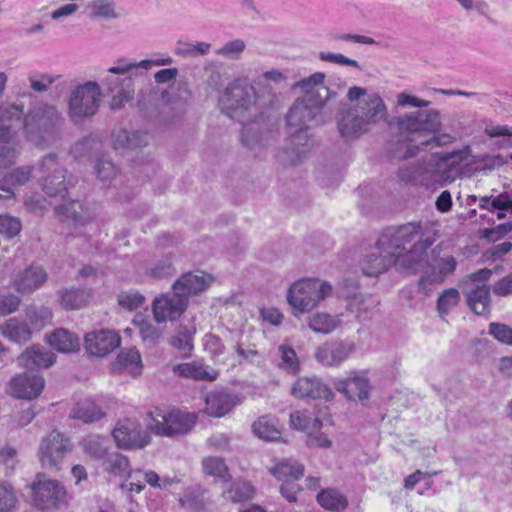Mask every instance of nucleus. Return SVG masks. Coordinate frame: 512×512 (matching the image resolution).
Returning a JSON list of instances; mask_svg holds the SVG:
<instances>
[{
    "instance_id": "obj_36",
    "label": "nucleus",
    "mask_w": 512,
    "mask_h": 512,
    "mask_svg": "<svg viewBox=\"0 0 512 512\" xmlns=\"http://www.w3.org/2000/svg\"><path fill=\"white\" fill-rule=\"evenodd\" d=\"M467 304L477 315L487 316L490 313V288L486 284L475 285L467 293Z\"/></svg>"
},
{
    "instance_id": "obj_56",
    "label": "nucleus",
    "mask_w": 512,
    "mask_h": 512,
    "mask_svg": "<svg viewBox=\"0 0 512 512\" xmlns=\"http://www.w3.org/2000/svg\"><path fill=\"white\" fill-rule=\"evenodd\" d=\"M118 304L129 311L136 310L142 307L146 301L143 294L136 290L123 291L118 294Z\"/></svg>"
},
{
    "instance_id": "obj_16",
    "label": "nucleus",
    "mask_w": 512,
    "mask_h": 512,
    "mask_svg": "<svg viewBox=\"0 0 512 512\" xmlns=\"http://www.w3.org/2000/svg\"><path fill=\"white\" fill-rule=\"evenodd\" d=\"M325 78V73L315 72L296 82L295 88L304 93V96L297 100L313 103L315 107H324L333 95L329 87L324 84Z\"/></svg>"
},
{
    "instance_id": "obj_10",
    "label": "nucleus",
    "mask_w": 512,
    "mask_h": 512,
    "mask_svg": "<svg viewBox=\"0 0 512 512\" xmlns=\"http://www.w3.org/2000/svg\"><path fill=\"white\" fill-rule=\"evenodd\" d=\"M24 110L21 105H10L0 113V168L13 164L18 151L15 144L16 132L6 121L19 120Z\"/></svg>"
},
{
    "instance_id": "obj_11",
    "label": "nucleus",
    "mask_w": 512,
    "mask_h": 512,
    "mask_svg": "<svg viewBox=\"0 0 512 512\" xmlns=\"http://www.w3.org/2000/svg\"><path fill=\"white\" fill-rule=\"evenodd\" d=\"M445 166V159L438 154H428L410 172L401 170L402 179L413 181L424 186H431L443 179L441 174Z\"/></svg>"
},
{
    "instance_id": "obj_34",
    "label": "nucleus",
    "mask_w": 512,
    "mask_h": 512,
    "mask_svg": "<svg viewBox=\"0 0 512 512\" xmlns=\"http://www.w3.org/2000/svg\"><path fill=\"white\" fill-rule=\"evenodd\" d=\"M150 136L146 132L118 130L112 134V144L115 150H135L148 145Z\"/></svg>"
},
{
    "instance_id": "obj_17",
    "label": "nucleus",
    "mask_w": 512,
    "mask_h": 512,
    "mask_svg": "<svg viewBox=\"0 0 512 512\" xmlns=\"http://www.w3.org/2000/svg\"><path fill=\"white\" fill-rule=\"evenodd\" d=\"M40 171L47 173L43 181V190L49 197H64L67 191L65 170L59 165L54 154L45 156L40 164Z\"/></svg>"
},
{
    "instance_id": "obj_22",
    "label": "nucleus",
    "mask_w": 512,
    "mask_h": 512,
    "mask_svg": "<svg viewBox=\"0 0 512 512\" xmlns=\"http://www.w3.org/2000/svg\"><path fill=\"white\" fill-rule=\"evenodd\" d=\"M335 388L350 400L362 401L369 398L371 385L365 371H355L349 377L336 381Z\"/></svg>"
},
{
    "instance_id": "obj_59",
    "label": "nucleus",
    "mask_w": 512,
    "mask_h": 512,
    "mask_svg": "<svg viewBox=\"0 0 512 512\" xmlns=\"http://www.w3.org/2000/svg\"><path fill=\"white\" fill-rule=\"evenodd\" d=\"M32 171V166L17 167L4 176V182L12 186L23 185L30 180Z\"/></svg>"
},
{
    "instance_id": "obj_52",
    "label": "nucleus",
    "mask_w": 512,
    "mask_h": 512,
    "mask_svg": "<svg viewBox=\"0 0 512 512\" xmlns=\"http://www.w3.org/2000/svg\"><path fill=\"white\" fill-rule=\"evenodd\" d=\"M106 439L100 435L86 437L81 445L85 453L94 459H103L107 453Z\"/></svg>"
},
{
    "instance_id": "obj_57",
    "label": "nucleus",
    "mask_w": 512,
    "mask_h": 512,
    "mask_svg": "<svg viewBox=\"0 0 512 512\" xmlns=\"http://www.w3.org/2000/svg\"><path fill=\"white\" fill-rule=\"evenodd\" d=\"M246 49V43L242 39H234L224 43L215 50V53L230 60H238Z\"/></svg>"
},
{
    "instance_id": "obj_3",
    "label": "nucleus",
    "mask_w": 512,
    "mask_h": 512,
    "mask_svg": "<svg viewBox=\"0 0 512 512\" xmlns=\"http://www.w3.org/2000/svg\"><path fill=\"white\" fill-rule=\"evenodd\" d=\"M324 107H315L313 103L304 100H295L286 115L289 134V145L292 161H298L313 146V140L309 134L311 123L317 122Z\"/></svg>"
},
{
    "instance_id": "obj_24",
    "label": "nucleus",
    "mask_w": 512,
    "mask_h": 512,
    "mask_svg": "<svg viewBox=\"0 0 512 512\" xmlns=\"http://www.w3.org/2000/svg\"><path fill=\"white\" fill-rule=\"evenodd\" d=\"M56 361V355L40 345H32L26 348L18 357L20 366L27 369L51 367Z\"/></svg>"
},
{
    "instance_id": "obj_39",
    "label": "nucleus",
    "mask_w": 512,
    "mask_h": 512,
    "mask_svg": "<svg viewBox=\"0 0 512 512\" xmlns=\"http://www.w3.org/2000/svg\"><path fill=\"white\" fill-rule=\"evenodd\" d=\"M252 429L254 434L265 441H276L280 439L282 429L275 417L262 416L256 420Z\"/></svg>"
},
{
    "instance_id": "obj_37",
    "label": "nucleus",
    "mask_w": 512,
    "mask_h": 512,
    "mask_svg": "<svg viewBox=\"0 0 512 512\" xmlns=\"http://www.w3.org/2000/svg\"><path fill=\"white\" fill-rule=\"evenodd\" d=\"M106 413L92 398H84L75 403L71 417L84 423H93L104 418Z\"/></svg>"
},
{
    "instance_id": "obj_6",
    "label": "nucleus",
    "mask_w": 512,
    "mask_h": 512,
    "mask_svg": "<svg viewBox=\"0 0 512 512\" xmlns=\"http://www.w3.org/2000/svg\"><path fill=\"white\" fill-rule=\"evenodd\" d=\"M147 428L155 435L175 437L187 434L197 421L195 413L156 407L147 414Z\"/></svg>"
},
{
    "instance_id": "obj_41",
    "label": "nucleus",
    "mask_w": 512,
    "mask_h": 512,
    "mask_svg": "<svg viewBox=\"0 0 512 512\" xmlns=\"http://www.w3.org/2000/svg\"><path fill=\"white\" fill-rule=\"evenodd\" d=\"M60 304L66 310H77L87 305L90 295L83 289L70 287L58 292Z\"/></svg>"
},
{
    "instance_id": "obj_51",
    "label": "nucleus",
    "mask_w": 512,
    "mask_h": 512,
    "mask_svg": "<svg viewBox=\"0 0 512 512\" xmlns=\"http://www.w3.org/2000/svg\"><path fill=\"white\" fill-rule=\"evenodd\" d=\"M132 324L138 329L143 342L156 344L162 336L161 331L142 315L135 316Z\"/></svg>"
},
{
    "instance_id": "obj_61",
    "label": "nucleus",
    "mask_w": 512,
    "mask_h": 512,
    "mask_svg": "<svg viewBox=\"0 0 512 512\" xmlns=\"http://www.w3.org/2000/svg\"><path fill=\"white\" fill-rule=\"evenodd\" d=\"M175 272L171 259L165 257L158 261L153 267L146 271V275L153 279H164L170 277Z\"/></svg>"
},
{
    "instance_id": "obj_62",
    "label": "nucleus",
    "mask_w": 512,
    "mask_h": 512,
    "mask_svg": "<svg viewBox=\"0 0 512 512\" xmlns=\"http://www.w3.org/2000/svg\"><path fill=\"white\" fill-rule=\"evenodd\" d=\"M21 304V298L12 293L0 292V317L16 312Z\"/></svg>"
},
{
    "instance_id": "obj_30",
    "label": "nucleus",
    "mask_w": 512,
    "mask_h": 512,
    "mask_svg": "<svg viewBox=\"0 0 512 512\" xmlns=\"http://www.w3.org/2000/svg\"><path fill=\"white\" fill-rule=\"evenodd\" d=\"M0 335L13 343L24 344L31 340L33 331L28 322L13 317L0 324Z\"/></svg>"
},
{
    "instance_id": "obj_13",
    "label": "nucleus",
    "mask_w": 512,
    "mask_h": 512,
    "mask_svg": "<svg viewBox=\"0 0 512 512\" xmlns=\"http://www.w3.org/2000/svg\"><path fill=\"white\" fill-rule=\"evenodd\" d=\"M457 261L453 256L438 257L436 250L431 254L427 252V261L415 273L421 272L422 277L419 285L425 287L428 284L442 283L448 276L452 275L456 269Z\"/></svg>"
},
{
    "instance_id": "obj_18",
    "label": "nucleus",
    "mask_w": 512,
    "mask_h": 512,
    "mask_svg": "<svg viewBox=\"0 0 512 512\" xmlns=\"http://www.w3.org/2000/svg\"><path fill=\"white\" fill-rule=\"evenodd\" d=\"M186 299L173 290L172 293L161 294L153 300L152 312L157 323L177 320L185 311Z\"/></svg>"
},
{
    "instance_id": "obj_43",
    "label": "nucleus",
    "mask_w": 512,
    "mask_h": 512,
    "mask_svg": "<svg viewBox=\"0 0 512 512\" xmlns=\"http://www.w3.org/2000/svg\"><path fill=\"white\" fill-rule=\"evenodd\" d=\"M341 323L340 315L332 316L327 313H315L308 318L309 328L321 334L333 332Z\"/></svg>"
},
{
    "instance_id": "obj_54",
    "label": "nucleus",
    "mask_w": 512,
    "mask_h": 512,
    "mask_svg": "<svg viewBox=\"0 0 512 512\" xmlns=\"http://www.w3.org/2000/svg\"><path fill=\"white\" fill-rule=\"evenodd\" d=\"M280 356L279 367L289 373H296L299 370V360L295 350L285 344L278 347Z\"/></svg>"
},
{
    "instance_id": "obj_50",
    "label": "nucleus",
    "mask_w": 512,
    "mask_h": 512,
    "mask_svg": "<svg viewBox=\"0 0 512 512\" xmlns=\"http://www.w3.org/2000/svg\"><path fill=\"white\" fill-rule=\"evenodd\" d=\"M318 503L327 510L340 511L346 508L347 500L334 489L323 490L317 495Z\"/></svg>"
},
{
    "instance_id": "obj_58",
    "label": "nucleus",
    "mask_w": 512,
    "mask_h": 512,
    "mask_svg": "<svg viewBox=\"0 0 512 512\" xmlns=\"http://www.w3.org/2000/svg\"><path fill=\"white\" fill-rule=\"evenodd\" d=\"M17 503L13 487L6 481H0V512H11Z\"/></svg>"
},
{
    "instance_id": "obj_44",
    "label": "nucleus",
    "mask_w": 512,
    "mask_h": 512,
    "mask_svg": "<svg viewBox=\"0 0 512 512\" xmlns=\"http://www.w3.org/2000/svg\"><path fill=\"white\" fill-rule=\"evenodd\" d=\"M25 313L29 326L37 331L52 323L53 312L49 307L31 305L26 309Z\"/></svg>"
},
{
    "instance_id": "obj_60",
    "label": "nucleus",
    "mask_w": 512,
    "mask_h": 512,
    "mask_svg": "<svg viewBox=\"0 0 512 512\" xmlns=\"http://www.w3.org/2000/svg\"><path fill=\"white\" fill-rule=\"evenodd\" d=\"M459 300L460 294L457 289H446L437 300V309L441 314H447L453 307L458 304Z\"/></svg>"
},
{
    "instance_id": "obj_49",
    "label": "nucleus",
    "mask_w": 512,
    "mask_h": 512,
    "mask_svg": "<svg viewBox=\"0 0 512 512\" xmlns=\"http://www.w3.org/2000/svg\"><path fill=\"white\" fill-rule=\"evenodd\" d=\"M211 44L208 42H184L178 41L174 53L182 57L205 56L210 53Z\"/></svg>"
},
{
    "instance_id": "obj_14",
    "label": "nucleus",
    "mask_w": 512,
    "mask_h": 512,
    "mask_svg": "<svg viewBox=\"0 0 512 512\" xmlns=\"http://www.w3.org/2000/svg\"><path fill=\"white\" fill-rule=\"evenodd\" d=\"M113 439L120 449H142L149 443V436L142 432L141 425L133 419L118 421L112 431Z\"/></svg>"
},
{
    "instance_id": "obj_45",
    "label": "nucleus",
    "mask_w": 512,
    "mask_h": 512,
    "mask_svg": "<svg viewBox=\"0 0 512 512\" xmlns=\"http://www.w3.org/2000/svg\"><path fill=\"white\" fill-rule=\"evenodd\" d=\"M87 8L92 20H112L118 17L114 0H92Z\"/></svg>"
},
{
    "instance_id": "obj_63",
    "label": "nucleus",
    "mask_w": 512,
    "mask_h": 512,
    "mask_svg": "<svg viewBox=\"0 0 512 512\" xmlns=\"http://www.w3.org/2000/svg\"><path fill=\"white\" fill-rule=\"evenodd\" d=\"M489 334H491L499 342L512 345V327L506 324L497 322L490 323Z\"/></svg>"
},
{
    "instance_id": "obj_5",
    "label": "nucleus",
    "mask_w": 512,
    "mask_h": 512,
    "mask_svg": "<svg viewBox=\"0 0 512 512\" xmlns=\"http://www.w3.org/2000/svg\"><path fill=\"white\" fill-rule=\"evenodd\" d=\"M332 293L327 281L317 278H303L295 281L287 292V301L294 316L299 317L316 308Z\"/></svg>"
},
{
    "instance_id": "obj_2",
    "label": "nucleus",
    "mask_w": 512,
    "mask_h": 512,
    "mask_svg": "<svg viewBox=\"0 0 512 512\" xmlns=\"http://www.w3.org/2000/svg\"><path fill=\"white\" fill-rule=\"evenodd\" d=\"M421 234L420 223L410 222L397 227H387L378 237L377 249L397 258L399 268L416 272L425 265L427 250L432 245V241L421 239L409 251H406V245L411 244Z\"/></svg>"
},
{
    "instance_id": "obj_29",
    "label": "nucleus",
    "mask_w": 512,
    "mask_h": 512,
    "mask_svg": "<svg viewBox=\"0 0 512 512\" xmlns=\"http://www.w3.org/2000/svg\"><path fill=\"white\" fill-rule=\"evenodd\" d=\"M396 265L399 267L397 258L385 251L377 249V245L372 253L367 255L362 262L363 273L367 276H378L386 272L390 267Z\"/></svg>"
},
{
    "instance_id": "obj_1",
    "label": "nucleus",
    "mask_w": 512,
    "mask_h": 512,
    "mask_svg": "<svg viewBox=\"0 0 512 512\" xmlns=\"http://www.w3.org/2000/svg\"><path fill=\"white\" fill-rule=\"evenodd\" d=\"M286 80L283 72L271 69L258 75L254 85L246 79H235L221 95L219 105L229 118L238 121L253 118L243 126L241 133V143L247 149H261L271 138V125L264 113L274 99L272 84L278 85Z\"/></svg>"
},
{
    "instance_id": "obj_42",
    "label": "nucleus",
    "mask_w": 512,
    "mask_h": 512,
    "mask_svg": "<svg viewBox=\"0 0 512 512\" xmlns=\"http://www.w3.org/2000/svg\"><path fill=\"white\" fill-rule=\"evenodd\" d=\"M270 472L278 480L295 481L303 476L304 466L295 460L287 459L277 463Z\"/></svg>"
},
{
    "instance_id": "obj_47",
    "label": "nucleus",
    "mask_w": 512,
    "mask_h": 512,
    "mask_svg": "<svg viewBox=\"0 0 512 512\" xmlns=\"http://www.w3.org/2000/svg\"><path fill=\"white\" fill-rule=\"evenodd\" d=\"M290 424L293 428L311 434L320 430L322 423L318 418H312L306 411H295L290 414Z\"/></svg>"
},
{
    "instance_id": "obj_55",
    "label": "nucleus",
    "mask_w": 512,
    "mask_h": 512,
    "mask_svg": "<svg viewBox=\"0 0 512 512\" xmlns=\"http://www.w3.org/2000/svg\"><path fill=\"white\" fill-rule=\"evenodd\" d=\"M21 229L22 224L19 218L0 214V237L12 239L20 233Z\"/></svg>"
},
{
    "instance_id": "obj_4",
    "label": "nucleus",
    "mask_w": 512,
    "mask_h": 512,
    "mask_svg": "<svg viewBox=\"0 0 512 512\" xmlns=\"http://www.w3.org/2000/svg\"><path fill=\"white\" fill-rule=\"evenodd\" d=\"M64 118L55 106L43 105L30 111L24 118L28 141L38 147H47L60 136Z\"/></svg>"
},
{
    "instance_id": "obj_28",
    "label": "nucleus",
    "mask_w": 512,
    "mask_h": 512,
    "mask_svg": "<svg viewBox=\"0 0 512 512\" xmlns=\"http://www.w3.org/2000/svg\"><path fill=\"white\" fill-rule=\"evenodd\" d=\"M365 123L369 126L387 118V107L378 93H369L359 102Z\"/></svg>"
},
{
    "instance_id": "obj_21",
    "label": "nucleus",
    "mask_w": 512,
    "mask_h": 512,
    "mask_svg": "<svg viewBox=\"0 0 512 512\" xmlns=\"http://www.w3.org/2000/svg\"><path fill=\"white\" fill-rule=\"evenodd\" d=\"M355 348L353 342H326L317 348L315 358L326 367L339 366L353 354Z\"/></svg>"
},
{
    "instance_id": "obj_9",
    "label": "nucleus",
    "mask_w": 512,
    "mask_h": 512,
    "mask_svg": "<svg viewBox=\"0 0 512 512\" xmlns=\"http://www.w3.org/2000/svg\"><path fill=\"white\" fill-rule=\"evenodd\" d=\"M73 450V443L63 433L53 430L40 441L38 457L45 469L59 470L64 458Z\"/></svg>"
},
{
    "instance_id": "obj_26",
    "label": "nucleus",
    "mask_w": 512,
    "mask_h": 512,
    "mask_svg": "<svg viewBox=\"0 0 512 512\" xmlns=\"http://www.w3.org/2000/svg\"><path fill=\"white\" fill-rule=\"evenodd\" d=\"M369 126L363 120V117L359 115L357 109L348 108L341 114V118L338 121V130L340 135L347 139H355L368 131Z\"/></svg>"
},
{
    "instance_id": "obj_48",
    "label": "nucleus",
    "mask_w": 512,
    "mask_h": 512,
    "mask_svg": "<svg viewBox=\"0 0 512 512\" xmlns=\"http://www.w3.org/2000/svg\"><path fill=\"white\" fill-rule=\"evenodd\" d=\"M253 487L244 480H237L233 482L230 487L223 491L224 499L237 503L246 501L252 498Z\"/></svg>"
},
{
    "instance_id": "obj_64",
    "label": "nucleus",
    "mask_w": 512,
    "mask_h": 512,
    "mask_svg": "<svg viewBox=\"0 0 512 512\" xmlns=\"http://www.w3.org/2000/svg\"><path fill=\"white\" fill-rule=\"evenodd\" d=\"M171 345L179 351L189 354L193 349L192 334L188 331H179L172 337Z\"/></svg>"
},
{
    "instance_id": "obj_23",
    "label": "nucleus",
    "mask_w": 512,
    "mask_h": 512,
    "mask_svg": "<svg viewBox=\"0 0 512 512\" xmlns=\"http://www.w3.org/2000/svg\"><path fill=\"white\" fill-rule=\"evenodd\" d=\"M291 393L297 398L331 400L333 391L317 378H299L292 386Z\"/></svg>"
},
{
    "instance_id": "obj_8",
    "label": "nucleus",
    "mask_w": 512,
    "mask_h": 512,
    "mask_svg": "<svg viewBox=\"0 0 512 512\" xmlns=\"http://www.w3.org/2000/svg\"><path fill=\"white\" fill-rule=\"evenodd\" d=\"M102 92L97 82L88 81L77 86L69 95L67 114L78 123L94 116L100 107Z\"/></svg>"
},
{
    "instance_id": "obj_46",
    "label": "nucleus",
    "mask_w": 512,
    "mask_h": 512,
    "mask_svg": "<svg viewBox=\"0 0 512 512\" xmlns=\"http://www.w3.org/2000/svg\"><path fill=\"white\" fill-rule=\"evenodd\" d=\"M379 300L373 295L357 294L348 303V309L356 314L359 320H365L366 314L376 308Z\"/></svg>"
},
{
    "instance_id": "obj_53",
    "label": "nucleus",
    "mask_w": 512,
    "mask_h": 512,
    "mask_svg": "<svg viewBox=\"0 0 512 512\" xmlns=\"http://www.w3.org/2000/svg\"><path fill=\"white\" fill-rule=\"evenodd\" d=\"M203 470L206 474L219 478L223 481L230 479L228 467L220 457L211 456L203 459Z\"/></svg>"
},
{
    "instance_id": "obj_35",
    "label": "nucleus",
    "mask_w": 512,
    "mask_h": 512,
    "mask_svg": "<svg viewBox=\"0 0 512 512\" xmlns=\"http://www.w3.org/2000/svg\"><path fill=\"white\" fill-rule=\"evenodd\" d=\"M47 343L61 353H71L79 349V338L64 328H57L53 332L46 334Z\"/></svg>"
},
{
    "instance_id": "obj_40",
    "label": "nucleus",
    "mask_w": 512,
    "mask_h": 512,
    "mask_svg": "<svg viewBox=\"0 0 512 512\" xmlns=\"http://www.w3.org/2000/svg\"><path fill=\"white\" fill-rule=\"evenodd\" d=\"M116 366L133 377L139 376L143 367L139 351L135 347L122 350L117 356Z\"/></svg>"
},
{
    "instance_id": "obj_27",
    "label": "nucleus",
    "mask_w": 512,
    "mask_h": 512,
    "mask_svg": "<svg viewBox=\"0 0 512 512\" xmlns=\"http://www.w3.org/2000/svg\"><path fill=\"white\" fill-rule=\"evenodd\" d=\"M47 280V273L43 267L39 265H31L18 273L13 285L18 292H33L40 288Z\"/></svg>"
},
{
    "instance_id": "obj_33",
    "label": "nucleus",
    "mask_w": 512,
    "mask_h": 512,
    "mask_svg": "<svg viewBox=\"0 0 512 512\" xmlns=\"http://www.w3.org/2000/svg\"><path fill=\"white\" fill-rule=\"evenodd\" d=\"M101 468L109 477L120 479L131 478L133 471L128 457L119 453H108L101 462Z\"/></svg>"
},
{
    "instance_id": "obj_31",
    "label": "nucleus",
    "mask_w": 512,
    "mask_h": 512,
    "mask_svg": "<svg viewBox=\"0 0 512 512\" xmlns=\"http://www.w3.org/2000/svg\"><path fill=\"white\" fill-rule=\"evenodd\" d=\"M237 404V397L223 392H210L205 399V412L213 417H222Z\"/></svg>"
},
{
    "instance_id": "obj_25",
    "label": "nucleus",
    "mask_w": 512,
    "mask_h": 512,
    "mask_svg": "<svg viewBox=\"0 0 512 512\" xmlns=\"http://www.w3.org/2000/svg\"><path fill=\"white\" fill-rule=\"evenodd\" d=\"M212 278L209 275L200 273H186L183 274L174 284L173 290L179 294L180 297L186 299L191 295L198 294L205 290L211 283Z\"/></svg>"
},
{
    "instance_id": "obj_38",
    "label": "nucleus",
    "mask_w": 512,
    "mask_h": 512,
    "mask_svg": "<svg viewBox=\"0 0 512 512\" xmlns=\"http://www.w3.org/2000/svg\"><path fill=\"white\" fill-rule=\"evenodd\" d=\"M174 372L179 376L195 380L214 381L218 377L216 370L199 362L179 364L174 368Z\"/></svg>"
},
{
    "instance_id": "obj_20",
    "label": "nucleus",
    "mask_w": 512,
    "mask_h": 512,
    "mask_svg": "<svg viewBox=\"0 0 512 512\" xmlns=\"http://www.w3.org/2000/svg\"><path fill=\"white\" fill-rule=\"evenodd\" d=\"M121 344V337L113 330H98L87 333L84 338V348L91 356L104 357Z\"/></svg>"
},
{
    "instance_id": "obj_7",
    "label": "nucleus",
    "mask_w": 512,
    "mask_h": 512,
    "mask_svg": "<svg viewBox=\"0 0 512 512\" xmlns=\"http://www.w3.org/2000/svg\"><path fill=\"white\" fill-rule=\"evenodd\" d=\"M138 62H133L128 58H119L115 65L107 69V74L101 79L102 85L111 95V108L120 109L134 98V81L131 77L120 78L132 70L141 69Z\"/></svg>"
},
{
    "instance_id": "obj_12",
    "label": "nucleus",
    "mask_w": 512,
    "mask_h": 512,
    "mask_svg": "<svg viewBox=\"0 0 512 512\" xmlns=\"http://www.w3.org/2000/svg\"><path fill=\"white\" fill-rule=\"evenodd\" d=\"M31 489L33 502L39 508H56L66 502V490L57 480L39 474Z\"/></svg>"
},
{
    "instance_id": "obj_19",
    "label": "nucleus",
    "mask_w": 512,
    "mask_h": 512,
    "mask_svg": "<svg viewBox=\"0 0 512 512\" xmlns=\"http://www.w3.org/2000/svg\"><path fill=\"white\" fill-rule=\"evenodd\" d=\"M45 380L40 374L20 373L8 383V394L17 399L32 400L43 391Z\"/></svg>"
},
{
    "instance_id": "obj_15",
    "label": "nucleus",
    "mask_w": 512,
    "mask_h": 512,
    "mask_svg": "<svg viewBox=\"0 0 512 512\" xmlns=\"http://www.w3.org/2000/svg\"><path fill=\"white\" fill-rule=\"evenodd\" d=\"M398 126L402 132L407 133H435L440 130V112L431 109L424 112H412L398 118Z\"/></svg>"
},
{
    "instance_id": "obj_32",
    "label": "nucleus",
    "mask_w": 512,
    "mask_h": 512,
    "mask_svg": "<svg viewBox=\"0 0 512 512\" xmlns=\"http://www.w3.org/2000/svg\"><path fill=\"white\" fill-rule=\"evenodd\" d=\"M56 213L61 221L71 225L75 230L89 223L90 217L78 201H71L56 207Z\"/></svg>"
}]
</instances>
